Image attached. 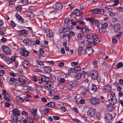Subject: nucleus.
<instances>
[{
	"label": "nucleus",
	"mask_w": 123,
	"mask_h": 123,
	"mask_svg": "<svg viewBox=\"0 0 123 123\" xmlns=\"http://www.w3.org/2000/svg\"><path fill=\"white\" fill-rule=\"evenodd\" d=\"M110 97V101H111L110 103L111 104L114 105L117 102V99L114 92H111Z\"/></svg>",
	"instance_id": "obj_1"
},
{
	"label": "nucleus",
	"mask_w": 123,
	"mask_h": 123,
	"mask_svg": "<svg viewBox=\"0 0 123 123\" xmlns=\"http://www.w3.org/2000/svg\"><path fill=\"white\" fill-rule=\"evenodd\" d=\"M112 119V115L110 114H106L105 116L104 120L106 123H109L111 121Z\"/></svg>",
	"instance_id": "obj_2"
},
{
	"label": "nucleus",
	"mask_w": 123,
	"mask_h": 123,
	"mask_svg": "<svg viewBox=\"0 0 123 123\" xmlns=\"http://www.w3.org/2000/svg\"><path fill=\"white\" fill-rule=\"evenodd\" d=\"M1 49L4 53L8 55L10 54L11 52V50L7 46L4 45L2 46Z\"/></svg>",
	"instance_id": "obj_3"
},
{
	"label": "nucleus",
	"mask_w": 123,
	"mask_h": 123,
	"mask_svg": "<svg viewBox=\"0 0 123 123\" xmlns=\"http://www.w3.org/2000/svg\"><path fill=\"white\" fill-rule=\"evenodd\" d=\"M2 93L4 94V99L7 101H10L11 99L9 94L5 90H3Z\"/></svg>",
	"instance_id": "obj_4"
},
{
	"label": "nucleus",
	"mask_w": 123,
	"mask_h": 123,
	"mask_svg": "<svg viewBox=\"0 0 123 123\" xmlns=\"http://www.w3.org/2000/svg\"><path fill=\"white\" fill-rule=\"evenodd\" d=\"M90 75L93 80H96L97 79L98 77V73L96 70H94L91 73Z\"/></svg>",
	"instance_id": "obj_5"
},
{
	"label": "nucleus",
	"mask_w": 123,
	"mask_h": 123,
	"mask_svg": "<svg viewBox=\"0 0 123 123\" xmlns=\"http://www.w3.org/2000/svg\"><path fill=\"white\" fill-rule=\"evenodd\" d=\"M100 100L98 99L93 97L90 98V102L92 105H94L99 104L100 103Z\"/></svg>",
	"instance_id": "obj_6"
},
{
	"label": "nucleus",
	"mask_w": 123,
	"mask_h": 123,
	"mask_svg": "<svg viewBox=\"0 0 123 123\" xmlns=\"http://www.w3.org/2000/svg\"><path fill=\"white\" fill-rule=\"evenodd\" d=\"M96 114L95 110L92 108L89 109L87 111L88 115L90 117H93Z\"/></svg>",
	"instance_id": "obj_7"
},
{
	"label": "nucleus",
	"mask_w": 123,
	"mask_h": 123,
	"mask_svg": "<svg viewBox=\"0 0 123 123\" xmlns=\"http://www.w3.org/2000/svg\"><path fill=\"white\" fill-rule=\"evenodd\" d=\"M39 77L40 79V80H39V81H40V80L41 81L39 82V83H41L43 82H47L49 80V78L43 75H41Z\"/></svg>",
	"instance_id": "obj_8"
},
{
	"label": "nucleus",
	"mask_w": 123,
	"mask_h": 123,
	"mask_svg": "<svg viewBox=\"0 0 123 123\" xmlns=\"http://www.w3.org/2000/svg\"><path fill=\"white\" fill-rule=\"evenodd\" d=\"M111 90V86L109 84H107L104 86L103 89V90L106 92H110Z\"/></svg>",
	"instance_id": "obj_9"
},
{
	"label": "nucleus",
	"mask_w": 123,
	"mask_h": 123,
	"mask_svg": "<svg viewBox=\"0 0 123 123\" xmlns=\"http://www.w3.org/2000/svg\"><path fill=\"white\" fill-rule=\"evenodd\" d=\"M20 53L22 55L25 56H27L28 55L29 52L25 49H23L22 48H20Z\"/></svg>",
	"instance_id": "obj_10"
},
{
	"label": "nucleus",
	"mask_w": 123,
	"mask_h": 123,
	"mask_svg": "<svg viewBox=\"0 0 123 123\" xmlns=\"http://www.w3.org/2000/svg\"><path fill=\"white\" fill-rule=\"evenodd\" d=\"M19 33L18 35L19 36L23 35L25 37H26L27 35L28 32L25 29H23L18 31Z\"/></svg>",
	"instance_id": "obj_11"
},
{
	"label": "nucleus",
	"mask_w": 123,
	"mask_h": 123,
	"mask_svg": "<svg viewBox=\"0 0 123 123\" xmlns=\"http://www.w3.org/2000/svg\"><path fill=\"white\" fill-rule=\"evenodd\" d=\"M53 7L55 9V10L57 11L62 9V6L61 4L56 3L53 5Z\"/></svg>",
	"instance_id": "obj_12"
},
{
	"label": "nucleus",
	"mask_w": 123,
	"mask_h": 123,
	"mask_svg": "<svg viewBox=\"0 0 123 123\" xmlns=\"http://www.w3.org/2000/svg\"><path fill=\"white\" fill-rule=\"evenodd\" d=\"M86 51L88 55L91 56L92 55L93 52L94 51V50L92 49V48H86Z\"/></svg>",
	"instance_id": "obj_13"
},
{
	"label": "nucleus",
	"mask_w": 123,
	"mask_h": 123,
	"mask_svg": "<svg viewBox=\"0 0 123 123\" xmlns=\"http://www.w3.org/2000/svg\"><path fill=\"white\" fill-rule=\"evenodd\" d=\"M83 13L80 10L76 9L73 11V13L71 15V16H73V14L77 16H80Z\"/></svg>",
	"instance_id": "obj_14"
},
{
	"label": "nucleus",
	"mask_w": 123,
	"mask_h": 123,
	"mask_svg": "<svg viewBox=\"0 0 123 123\" xmlns=\"http://www.w3.org/2000/svg\"><path fill=\"white\" fill-rule=\"evenodd\" d=\"M27 79L24 77L18 78V81H19L20 83L22 84H25L26 81L27 80Z\"/></svg>",
	"instance_id": "obj_15"
},
{
	"label": "nucleus",
	"mask_w": 123,
	"mask_h": 123,
	"mask_svg": "<svg viewBox=\"0 0 123 123\" xmlns=\"http://www.w3.org/2000/svg\"><path fill=\"white\" fill-rule=\"evenodd\" d=\"M114 30L115 32H118L120 31V26L119 24H115L114 26Z\"/></svg>",
	"instance_id": "obj_16"
},
{
	"label": "nucleus",
	"mask_w": 123,
	"mask_h": 123,
	"mask_svg": "<svg viewBox=\"0 0 123 123\" xmlns=\"http://www.w3.org/2000/svg\"><path fill=\"white\" fill-rule=\"evenodd\" d=\"M12 112L13 115H20V113L19 110L17 109H15L12 111Z\"/></svg>",
	"instance_id": "obj_17"
},
{
	"label": "nucleus",
	"mask_w": 123,
	"mask_h": 123,
	"mask_svg": "<svg viewBox=\"0 0 123 123\" xmlns=\"http://www.w3.org/2000/svg\"><path fill=\"white\" fill-rule=\"evenodd\" d=\"M22 64L24 67L26 68H28L30 66L29 62L27 61L23 62Z\"/></svg>",
	"instance_id": "obj_18"
},
{
	"label": "nucleus",
	"mask_w": 123,
	"mask_h": 123,
	"mask_svg": "<svg viewBox=\"0 0 123 123\" xmlns=\"http://www.w3.org/2000/svg\"><path fill=\"white\" fill-rule=\"evenodd\" d=\"M108 9V13H109V15L110 16L113 17L115 15V13L112 11L111 9L109 8Z\"/></svg>",
	"instance_id": "obj_19"
},
{
	"label": "nucleus",
	"mask_w": 123,
	"mask_h": 123,
	"mask_svg": "<svg viewBox=\"0 0 123 123\" xmlns=\"http://www.w3.org/2000/svg\"><path fill=\"white\" fill-rule=\"evenodd\" d=\"M79 83L76 80L73 81L72 83V86L74 87H77L79 85Z\"/></svg>",
	"instance_id": "obj_20"
},
{
	"label": "nucleus",
	"mask_w": 123,
	"mask_h": 123,
	"mask_svg": "<svg viewBox=\"0 0 123 123\" xmlns=\"http://www.w3.org/2000/svg\"><path fill=\"white\" fill-rule=\"evenodd\" d=\"M86 19L87 21H89L90 22H91V23L92 24H93L94 23L95 21V19L92 18H86Z\"/></svg>",
	"instance_id": "obj_21"
},
{
	"label": "nucleus",
	"mask_w": 123,
	"mask_h": 123,
	"mask_svg": "<svg viewBox=\"0 0 123 123\" xmlns=\"http://www.w3.org/2000/svg\"><path fill=\"white\" fill-rule=\"evenodd\" d=\"M113 107L112 105L108 104L107 105L106 108L108 111H112L113 110Z\"/></svg>",
	"instance_id": "obj_22"
},
{
	"label": "nucleus",
	"mask_w": 123,
	"mask_h": 123,
	"mask_svg": "<svg viewBox=\"0 0 123 123\" xmlns=\"http://www.w3.org/2000/svg\"><path fill=\"white\" fill-rule=\"evenodd\" d=\"M30 40L29 39H25L23 41V42L25 45H27L29 44L30 42Z\"/></svg>",
	"instance_id": "obj_23"
},
{
	"label": "nucleus",
	"mask_w": 123,
	"mask_h": 123,
	"mask_svg": "<svg viewBox=\"0 0 123 123\" xmlns=\"http://www.w3.org/2000/svg\"><path fill=\"white\" fill-rule=\"evenodd\" d=\"M97 14H103L104 12V10L102 9H97Z\"/></svg>",
	"instance_id": "obj_24"
},
{
	"label": "nucleus",
	"mask_w": 123,
	"mask_h": 123,
	"mask_svg": "<svg viewBox=\"0 0 123 123\" xmlns=\"http://www.w3.org/2000/svg\"><path fill=\"white\" fill-rule=\"evenodd\" d=\"M44 70L46 73H49L51 72L52 69L50 67H48L45 68Z\"/></svg>",
	"instance_id": "obj_25"
},
{
	"label": "nucleus",
	"mask_w": 123,
	"mask_h": 123,
	"mask_svg": "<svg viewBox=\"0 0 123 123\" xmlns=\"http://www.w3.org/2000/svg\"><path fill=\"white\" fill-rule=\"evenodd\" d=\"M16 99L17 101L20 103H22L24 101V99L23 98L18 96L17 97Z\"/></svg>",
	"instance_id": "obj_26"
},
{
	"label": "nucleus",
	"mask_w": 123,
	"mask_h": 123,
	"mask_svg": "<svg viewBox=\"0 0 123 123\" xmlns=\"http://www.w3.org/2000/svg\"><path fill=\"white\" fill-rule=\"evenodd\" d=\"M37 111V109L36 108L33 109L31 111V113L32 116H34L36 114V112Z\"/></svg>",
	"instance_id": "obj_27"
},
{
	"label": "nucleus",
	"mask_w": 123,
	"mask_h": 123,
	"mask_svg": "<svg viewBox=\"0 0 123 123\" xmlns=\"http://www.w3.org/2000/svg\"><path fill=\"white\" fill-rule=\"evenodd\" d=\"M87 42L88 43L87 45V46L86 48H91L92 47V42L90 41L89 40H87Z\"/></svg>",
	"instance_id": "obj_28"
},
{
	"label": "nucleus",
	"mask_w": 123,
	"mask_h": 123,
	"mask_svg": "<svg viewBox=\"0 0 123 123\" xmlns=\"http://www.w3.org/2000/svg\"><path fill=\"white\" fill-rule=\"evenodd\" d=\"M35 87L37 90L38 91L42 90L43 88L42 86L39 85H36Z\"/></svg>",
	"instance_id": "obj_29"
},
{
	"label": "nucleus",
	"mask_w": 123,
	"mask_h": 123,
	"mask_svg": "<svg viewBox=\"0 0 123 123\" xmlns=\"http://www.w3.org/2000/svg\"><path fill=\"white\" fill-rule=\"evenodd\" d=\"M97 9H92L90 11V12L91 13L95 14H97Z\"/></svg>",
	"instance_id": "obj_30"
},
{
	"label": "nucleus",
	"mask_w": 123,
	"mask_h": 123,
	"mask_svg": "<svg viewBox=\"0 0 123 123\" xmlns=\"http://www.w3.org/2000/svg\"><path fill=\"white\" fill-rule=\"evenodd\" d=\"M33 116L34 119L36 120H38L41 118L38 114H36L34 116Z\"/></svg>",
	"instance_id": "obj_31"
},
{
	"label": "nucleus",
	"mask_w": 123,
	"mask_h": 123,
	"mask_svg": "<svg viewBox=\"0 0 123 123\" xmlns=\"http://www.w3.org/2000/svg\"><path fill=\"white\" fill-rule=\"evenodd\" d=\"M27 123H34L31 117L27 118Z\"/></svg>",
	"instance_id": "obj_32"
},
{
	"label": "nucleus",
	"mask_w": 123,
	"mask_h": 123,
	"mask_svg": "<svg viewBox=\"0 0 123 123\" xmlns=\"http://www.w3.org/2000/svg\"><path fill=\"white\" fill-rule=\"evenodd\" d=\"M123 66V64L121 63H119L117 64V69L120 68L122 67Z\"/></svg>",
	"instance_id": "obj_33"
},
{
	"label": "nucleus",
	"mask_w": 123,
	"mask_h": 123,
	"mask_svg": "<svg viewBox=\"0 0 123 123\" xmlns=\"http://www.w3.org/2000/svg\"><path fill=\"white\" fill-rule=\"evenodd\" d=\"M122 34V32H121L119 33L117 35H115L114 36L115 37V38L118 39H119L121 37V36Z\"/></svg>",
	"instance_id": "obj_34"
},
{
	"label": "nucleus",
	"mask_w": 123,
	"mask_h": 123,
	"mask_svg": "<svg viewBox=\"0 0 123 123\" xmlns=\"http://www.w3.org/2000/svg\"><path fill=\"white\" fill-rule=\"evenodd\" d=\"M108 26V24L107 23H105L102 24V25L101 28L103 29H105Z\"/></svg>",
	"instance_id": "obj_35"
},
{
	"label": "nucleus",
	"mask_w": 123,
	"mask_h": 123,
	"mask_svg": "<svg viewBox=\"0 0 123 123\" xmlns=\"http://www.w3.org/2000/svg\"><path fill=\"white\" fill-rule=\"evenodd\" d=\"M28 16L30 18H33L34 17V14L31 12H29L28 13Z\"/></svg>",
	"instance_id": "obj_36"
},
{
	"label": "nucleus",
	"mask_w": 123,
	"mask_h": 123,
	"mask_svg": "<svg viewBox=\"0 0 123 123\" xmlns=\"http://www.w3.org/2000/svg\"><path fill=\"white\" fill-rule=\"evenodd\" d=\"M112 42L114 43H117V41L115 37V36L113 37L112 38Z\"/></svg>",
	"instance_id": "obj_37"
},
{
	"label": "nucleus",
	"mask_w": 123,
	"mask_h": 123,
	"mask_svg": "<svg viewBox=\"0 0 123 123\" xmlns=\"http://www.w3.org/2000/svg\"><path fill=\"white\" fill-rule=\"evenodd\" d=\"M82 76V74L81 73H80L78 74L76 76L77 77L76 80L77 81V80H79L81 78Z\"/></svg>",
	"instance_id": "obj_38"
},
{
	"label": "nucleus",
	"mask_w": 123,
	"mask_h": 123,
	"mask_svg": "<svg viewBox=\"0 0 123 123\" xmlns=\"http://www.w3.org/2000/svg\"><path fill=\"white\" fill-rule=\"evenodd\" d=\"M21 3L23 4L24 5H25L28 4V0H23L21 1Z\"/></svg>",
	"instance_id": "obj_39"
},
{
	"label": "nucleus",
	"mask_w": 123,
	"mask_h": 123,
	"mask_svg": "<svg viewBox=\"0 0 123 123\" xmlns=\"http://www.w3.org/2000/svg\"><path fill=\"white\" fill-rule=\"evenodd\" d=\"M8 2L10 5H13L15 3L14 0H9Z\"/></svg>",
	"instance_id": "obj_40"
},
{
	"label": "nucleus",
	"mask_w": 123,
	"mask_h": 123,
	"mask_svg": "<svg viewBox=\"0 0 123 123\" xmlns=\"http://www.w3.org/2000/svg\"><path fill=\"white\" fill-rule=\"evenodd\" d=\"M86 38L88 39H92L93 35L92 34H87L86 35Z\"/></svg>",
	"instance_id": "obj_41"
},
{
	"label": "nucleus",
	"mask_w": 123,
	"mask_h": 123,
	"mask_svg": "<svg viewBox=\"0 0 123 123\" xmlns=\"http://www.w3.org/2000/svg\"><path fill=\"white\" fill-rule=\"evenodd\" d=\"M97 89V87L96 85L94 84H93L92 86V91H96Z\"/></svg>",
	"instance_id": "obj_42"
},
{
	"label": "nucleus",
	"mask_w": 123,
	"mask_h": 123,
	"mask_svg": "<svg viewBox=\"0 0 123 123\" xmlns=\"http://www.w3.org/2000/svg\"><path fill=\"white\" fill-rule=\"evenodd\" d=\"M59 82L60 83H64L66 82V80L64 78H61L59 80Z\"/></svg>",
	"instance_id": "obj_43"
},
{
	"label": "nucleus",
	"mask_w": 123,
	"mask_h": 123,
	"mask_svg": "<svg viewBox=\"0 0 123 123\" xmlns=\"http://www.w3.org/2000/svg\"><path fill=\"white\" fill-rule=\"evenodd\" d=\"M49 108H47L46 109H44L43 110V112L44 114H46L48 113Z\"/></svg>",
	"instance_id": "obj_44"
},
{
	"label": "nucleus",
	"mask_w": 123,
	"mask_h": 123,
	"mask_svg": "<svg viewBox=\"0 0 123 123\" xmlns=\"http://www.w3.org/2000/svg\"><path fill=\"white\" fill-rule=\"evenodd\" d=\"M83 50V49L82 47H80L79 48L78 50V53L80 55L81 54Z\"/></svg>",
	"instance_id": "obj_45"
},
{
	"label": "nucleus",
	"mask_w": 123,
	"mask_h": 123,
	"mask_svg": "<svg viewBox=\"0 0 123 123\" xmlns=\"http://www.w3.org/2000/svg\"><path fill=\"white\" fill-rule=\"evenodd\" d=\"M0 57L4 61H6V58L4 56L0 54Z\"/></svg>",
	"instance_id": "obj_46"
},
{
	"label": "nucleus",
	"mask_w": 123,
	"mask_h": 123,
	"mask_svg": "<svg viewBox=\"0 0 123 123\" xmlns=\"http://www.w3.org/2000/svg\"><path fill=\"white\" fill-rule=\"evenodd\" d=\"M47 105L49 107H53L54 106V104L53 103L51 102L48 103Z\"/></svg>",
	"instance_id": "obj_47"
},
{
	"label": "nucleus",
	"mask_w": 123,
	"mask_h": 123,
	"mask_svg": "<svg viewBox=\"0 0 123 123\" xmlns=\"http://www.w3.org/2000/svg\"><path fill=\"white\" fill-rule=\"evenodd\" d=\"M53 85V83L52 82H49V84L48 88H52Z\"/></svg>",
	"instance_id": "obj_48"
},
{
	"label": "nucleus",
	"mask_w": 123,
	"mask_h": 123,
	"mask_svg": "<svg viewBox=\"0 0 123 123\" xmlns=\"http://www.w3.org/2000/svg\"><path fill=\"white\" fill-rule=\"evenodd\" d=\"M94 22H95V25L96 26L98 27L99 25V22L98 20H95Z\"/></svg>",
	"instance_id": "obj_49"
},
{
	"label": "nucleus",
	"mask_w": 123,
	"mask_h": 123,
	"mask_svg": "<svg viewBox=\"0 0 123 123\" xmlns=\"http://www.w3.org/2000/svg\"><path fill=\"white\" fill-rule=\"evenodd\" d=\"M5 73V72L4 70H0V76H3Z\"/></svg>",
	"instance_id": "obj_50"
},
{
	"label": "nucleus",
	"mask_w": 123,
	"mask_h": 123,
	"mask_svg": "<svg viewBox=\"0 0 123 123\" xmlns=\"http://www.w3.org/2000/svg\"><path fill=\"white\" fill-rule=\"evenodd\" d=\"M82 35L81 34H79L78 36V38L79 40H81L82 38Z\"/></svg>",
	"instance_id": "obj_51"
},
{
	"label": "nucleus",
	"mask_w": 123,
	"mask_h": 123,
	"mask_svg": "<svg viewBox=\"0 0 123 123\" xmlns=\"http://www.w3.org/2000/svg\"><path fill=\"white\" fill-rule=\"evenodd\" d=\"M16 8L17 10L18 11H20L22 9L21 6H20L16 7Z\"/></svg>",
	"instance_id": "obj_52"
},
{
	"label": "nucleus",
	"mask_w": 123,
	"mask_h": 123,
	"mask_svg": "<svg viewBox=\"0 0 123 123\" xmlns=\"http://www.w3.org/2000/svg\"><path fill=\"white\" fill-rule=\"evenodd\" d=\"M66 28H63L62 30H61L59 31V32L60 33H65L66 32H64V31H66Z\"/></svg>",
	"instance_id": "obj_53"
},
{
	"label": "nucleus",
	"mask_w": 123,
	"mask_h": 123,
	"mask_svg": "<svg viewBox=\"0 0 123 123\" xmlns=\"http://www.w3.org/2000/svg\"><path fill=\"white\" fill-rule=\"evenodd\" d=\"M73 88L72 84H69L68 86V88L69 90H71Z\"/></svg>",
	"instance_id": "obj_54"
},
{
	"label": "nucleus",
	"mask_w": 123,
	"mask_h": 123,
	"mask_svg": "<svg viewBox=\"0 0 123 123\" xmlns=\"http://www.w3.org/2000/svg\"><path fill=\"white\" fill-rule=\"evenodd\" d=\"M117 10L118 11H119L120 12H123V9L122 7H121L120 6L117 8Z\"/></svg>",
	"instance_id": "obj_55"
},
{
	"label": "nucleus",
	"mask_w": 123,
	"mask_h": 123,
	"mask_svg": "<svg viewBox=\"0 0 123 123\" xmlns=\"http://www.w3.org/2000/svg\"><path fill=\"white\" fill-rule=\"evenodd\" d=\"M60 109H61L62 111L63 112H65L66 111V109L65 107L64 106L61 107Z\"/></svg>",
	"instance_id": "obj_56"
},
{
	"label": "nucleus",
	"mask_w": 123,
	"mask_h": 123,
	"mask_svg": "<svg viewBox=\"0 0 123 123\" xmlns=\"http://www.w3.org/2000/svg\"><path fill=\"white\" fill-rule=\"evenodd\" d=\"M32 90V89L31 87H29L26 89V91L27 92H29L30 91H31Z\"/></svg>",
	"instance_id": "obj_57"
},
{
	"label": "nucleus",
	"mask_w": 123,
	"mask_h": 123,
	"mask_svg": "<svg viewBox=\"0 0 123 123\" xmlns=\"http://www.w3.org/2000/svg\"><path fill=\"white\" fill-rule=\"evenodd\" d=\"M119 0H115L114 1V4L113 5L114 6H117L119 4Z\"/></svg>",
	"instance_id": "obj_58"
},
{
	"label": "nucleus",
	"mask_w": 123,
	"mask_h": 123,
	"mask_svg": "<svg viewBox=\"0 0 123 123\" xmlns=\"http://www.w3.org/2000/svg\"><path fill=\"white\" fill-rule=\"evenodd\" d=\"M22 115H25L26 116H27L28 114L27 112H26L25 111H23L22 112Z\"/></svg>",
	"instance_id": "obj_59"
},
{
	"label": "nucleus",
	"mask_w": 123,
	"mask_h": 123,
	"mask_svg": "<svg viewBox=\"0 0 123 123\" xmlns=\"http://www.w3.org/2000/svg\"><path fill=\"white\" fill-rule=\"evenodd\" d=\"M104 29L101 28L99 29V31L101 33H104L105 31Z\"/></svg>",
	"instance_id": "obj_60"
},
{
	"label": "nucleus",
	"mask_w": 123,
	"mask_h": 123,
	"mask_svg": "<svg viewBox=\"0 0 123 123\" xmlns=\"http://www.w3.org/2000/svg\"><path fill=\"white\" fill-rule=\"evenodd\" d=\"M92 39L96 41H97L98 39V38L96 35H93Z\"/></svg>",
	"instance_id": "obj_61"
},
{
	"label": "nucleus",
	"mask_w": 123,
	"mask_h": 123,
	"mask_svg": "<svg viewBox=\"0 0 123 123\" xmlns=\"http://www.w3.org/2000/svg\"><path fill=\"white\" fill-rule=\"evenodd\" d=\"M78 64V63L77 62H73L71 63V64L72 66H74L77 65Z\"/></svg>",
	"instance_id": "obj_62"
},
{
	"label": "nucleus",
	"mask_w": 123,
	"mask_h": 123,
	"mask_svg": "<svg viewBox=\"0 0 123 123\" xmlns=\"http://www.w3.org/2000/svg\"><path fill=\"white\" fill-rule=\"evenodd\" d=\"M50 76L52 77V79L55 80L56 79V78L54 74H50Z\"/></svg>",
	"instance_id": "obj_63"
},
{
	"label": "nucleus",
	"mask_w": 123,
	"mask_h": 123,
	"mask_svg": "<svg viewBox=\"0 0 123 123\" xmlns=\"http://www.w3.org/2000/svg\"><path fill=\"white\" fill-rule=\"evenodd\" d=\"M11 25L13 27H14L16 26V25L15 23L11 21L10 22Z\"/></svg>",
	"instance_id": "obj_64"
}]
</instances>
